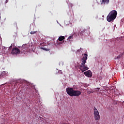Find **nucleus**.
Instances as JSON below:
<instances>
[{
  "label": "nucleus",
  "instance_id": "18",
  "mask_svg": "<svg viewBox=\"0 0 124 124\" xmlns=\"http://www.w3.org/2000/svg\"><path fill=\"white\" fill-rule=\"evenodd\" d=\"M9 0H6V1H5V3H7V2H8V1H9Z\"/></svg>",
  "mask_w": 124,
  "mask_h": 124
},
{
  "label": "nucleus",
  "instance_id": "17",
  "mask_svg": "<svg viewBox=\"0 0 124 124\" xmlns=\"http://www.w3.org/2000/svg\"><path fill=\"white\" fill-rule=\"evenodd\" d=\"M39 120H41V121H42V120H43V118H42L40 116L39 117Z\"/></svg>",
  "mask_w": 124,
  "mask_h": 124
},
{
  "label": "nucleus",
  "instance_id": "2",
  "mask_svg": "<svg viewBox=\"0 0 124 124\" xmlns=\"http://www.w3.org/2000/svg\"><path fill=\"white\" fill-rule=\"evenodd\" d=\"M117 14H118L117 11H111L107 17L108 22H112V21H114V20L117 17Z\"/></svg>",
  "mask_w": 124,
  "mask_h": 124
},
{
  "label": "nucleus",
  "instance_id": "12",
  "mask_svg": "<svg viewBox=\"0 0 124 124\" xmlns=\"http://www.w3.org/2000/svg\"><path fill=\"white\" fill-rule=\"evenodd\" d=\"M26 50H27V49L26 48H24V47L22 48V50H23L22 52H27Z\"/></svg>",
  "mask_w": 124,
  "mask_h": 124
},
{
  "label": "nucleus",
  "instance_id": "22",
  "mask_svg": "<svg viewBox=\"0 0 124 124\" xmlns=\"http://www.w3.org/2000/svg\"><path fill=\"white\" fill-rule=\"evenodd\" d=\"M97 89H99V88H97Z\"/></svg>",
  "mask_w": 124,
  "mask_h": 124
},
{
  "label": "nucleus",
  "instance_id": "19",
  "mask_svg": "<svg viewBox=\"0 0 124 124\" xmlns=\"http://www.w3.org/2000/svg\"><path fill=\"white\" fill-rule=\"evenodd\" d=\"M122 104H123V106H124V101H123V102H122Z\"/></svg>",
  "mask_w": 124,
  "mask_h": 124
},
{
  "label": "nucleus",
  "instance_id": "16",
  "mask_svg": "<svg viewBox=\"0 0 124 124\" xmlns=\"http://www.w3.org/2000/svg\"><path fill=\"white\" fill-rule=\"evenodd\" d=\"M73 37L72 36H70L68 37V39H71Z\"/></svg>",
  "mask_w": 124,
  "mask_h": 124
},
{
  "label": "nucleus",
  "instance_id": "9",
  "mask_svg": "<svg viewBox=\"0 0 124 124\" xmlns=\"http://www.w3.org/2000/svg\"><path fill=\"white\" fill-rule=\"evenodd\" d=\"M65 39V37L63 36H60L58 39L59 41H62V40H64Z\"/></svg>",
  "mask_w": 124,
  "mask_h": 124
},
{
  "label": "nucleus",
  "instance_id": "1",
  "mask_svg": "<svg viewBox=\"0 0 124 124\" xmlns=\"http://www.w3.org/2000/svg\"><path fill=\"white\" fill-rule=\"evenodd\" d=\"M87 59H88V54L85 53L81 60L82 63L79 65V69H80L82 72H84V71H86V70L89 69V67H87V65H85Z\"/></svg>",
  "mask_w": 124,
  "mask_h": 124
},
{
  "label": "nucleus",
  "instance_id": "21",
  "mask_svg": "<svg viewBox=\"0 0 124 124\" xmlns=\"http://www.w3.org/2000/svg\"><path fill=\"white\" fill-rule=\"evenodd\" d=\"M93 93V92H88V93Z\"/></svg>",
  "mask_w": 124,
  "mask_h": 124
},
{
  "label": "nucleus",
  "instance_id": "8",
  "mask_svg": "<svg viewBox=\"0 0 124 124\" xmlns=\"http://www.w3.org/2000/svg\"><path fill=\"white\" fill-rule=\"evenodd\" d=\"M110 2V0H102L101 4H108Z\"/></svg>",
  "mask_w": 124,
  "mask_h": 124
},
{
  "label": "nucleus",
  "instance_id": "3",
  "mask_svg": "<svg viewBox=\"0 0 124 124\" xmlns=\"http://www.w3.org/2000/svg\"><path fill=\"white\" fill-rule=\"evenodd\" d=\"M93 111V115L95 121H99L100 120V115H99V112H98V110L95 107H94Z\"/></svg>",
  "mask_w": 124,
  "mask_h": 124
},
{
  "label": "nucleus",
  "instance_id": "20",
  "mask_svg": "<svg viewBox=\"0 0 124 124\" xmlns=\"http://www.w3.org/2000/svg\"><path fill=\"white\" fill-rule=\"evenodd\" d=\"M10 49H11V48H12V46H11L10 47H9Z\"/></svg>",
  "mask_w": 124,
  "mask_h": 124
},
{
  "label": "nucleus",
  "instance_id": "10",
  "mask_svg": "<svg viewBox=\"0 0 124 124\" xmlns=\"http://www.w3.org/2000/svg\"><path fill=\"white\" fill-rule=\"evenodd\" d=\"M84 34L82 32V31H79L78 32V35H79V36H82V35H83Z\"/></svg>",
  "mask_w": 124,
  "mask_h": 124
},
{
  "label": "nucleus",
  "instance_id": "4",
  "mask_svg": "<svg viewBox=\"0 0 124 124\" xmlns=\"http://www.w3.org/2000/svg\"><path fill=\"white\" fill-rule=\"evenodd\" d=\"M66 93L67 94L70 95V96H73V93H74V89L72 88H67L66 89Z\"/></svg>",
  "mask_w": 124,
  "mask_h": 124
},
{
  "label": "nucleus",
  "instance_id": "6",
  "mask_svg": "<svg viewBox=\"0 0 124 124\" xmlns=\"http://www.w3.org/2000/svg\"><path fill=\"white\" fill-rule=\"evenodd\" d=\"M81 93H82L81 91L79 90H74L72 96H79L81 95Z\"/></svg>",
  "mask_w": 124,
  "mask_h": 124
},
{
  "label": "nucleus",
  "instance_id": "5",
  "mask_svg": "<svg viewBox=\"0 0 124 124\" xmlns=\"http://www.w3.org/2000/svg\"><path fill=\"white\" fill-rule=\"evenodd\" d=\"M21 53V51L17 47L13 48L12 50V54L13 55H19Z\"/></svg>",
  "mask_w": 124,
  "mask_h": 124
},
{
  "label": "nucleus",
  "instance_id": "11",
  "mask_svg": "<svg viewBox=\"0 0 124 124\" xmlns=\"http://www.w3.org/2000/svg\"><path fill=\"white\" fill-rule=\"evenodd\" d=\"M36 32H37V31H31L30 32V33H31V34H35V33H36Z\"/></svg>",
  "mask_w": 124,
  "mask_h": 124
},
{
  "label": "nucleus",
  "instance_id": "13",
  "mask_svg": "<svg viewBox=\"0 0 124 124\" xmlns=\"http://www.w3.org/2000/svg\"><path fill=\"white\" fill-rule=\"evenodd\" d=\"M40 49H42L43 50H44L45 51H47V49L46 48H45V47H40Z\"/></svg>",
  "mask_w": 124,
  "mask_h": 124
},
{
  "label": "nucleus",
  "instance_id": "7",
  "mask_svg": "<svg viewBox=\"0 0 124 124\" xmlns=\"http://www.w3.org/2000/svg\"><path fill=\"white\" fill-rule=\"evenodd\" d=\"M84 75H85V76H87V77H92V76H93V74L92 73L91 70H88L86 72H84Z\"/></svg>",
  "mask_w": 124,
  "mask_h": 124
},
{
  "label": "nucleus",
  "instance_id": "15",
  "mask_svg": "<svg viewBox=\"0 0 124 124\" xmlns=\"http://www.w3.org/2000/svg\"><path fill=\"white\" fill-rule=\"evenodd\" d=\"M58 73H59V74H62V70H59L58 71Z\"/></svg>",
  "mask_w": 124,
  "mask_h": 124
},
{
  "label": "nucleus",
  "instance_id": "14",
  "mask_svg": "<svg viewBox=\"0 0 124 124\" xmlns=\"http://www.w3.org/2000/svg\"><path fill=\"white\" fill-rule=\"evenodd\" d=\"M81 32H82L83 33H84L85 31H86V30H85V29H82V30H81Z\"/></svg>",
  "mask_w": 124,
  "mask_h": 124
}]
</instances>
